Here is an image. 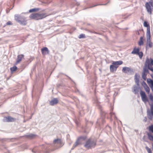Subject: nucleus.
Listing matches in <instances>:
<instances>
[{
	"label": "nucleus",
	"instance_id": "a211bd4d",
	"mask_svg": "<svg viewBox=\"0 0 153 153\" xmlns=\"http://www.w3.org/2000/svg\"><path fill=\"white\" fill-rule=\"evenodd\" d=\"M147 82L151 88H153V81L150 79H148Z\"/></svg>",
	"mask_w": 153,
	"mask_h": 153
},
{
	"label": "nucleus",
	"instance_id": "0eeeda50",
	"mask_svg": "<svg viewBox=\"0 0 153 153\" xmlns=\"http://www.w3.org/2000/svg\"><path fill=\"white\" fill-rule=\"evenodd\" d=\"M149 73V71L147 68H146V67H144L143 68V71L142 73V78L144 80H146L147 75Z\"/></svg>",
	"mask_w": 153,
	"mask_h": 153
},
{
	"label": "nucleus",
	"instance_id": "f8f14e48",
	"mask_svg": "<svg viewBox=\"0 0 153 153\" xmlns=\"http://www.w3.org/2000/svg\"><path fill=\"white\" fill-rule=\"evenodd\" d=\"M132 71L129 67H123L122 69L123 72L125 73H130Z\"/></svg>",
	"mask_w": 153,
	"mask_h": 153
},
{
	"label": "nucleus",
	"instance_id": "f257e3e1",
	"mask_svg": "<svg viewBox=\"0 0 153 153\" xmlns=\"http://www.w3.org/2000/svg\"><path fill=\"white\" fill-rule=\"evenodd\" d=\"M47 16L48 15L44 13H36L31 14L29 17L32 19L38 20L42 19Z\"/></svg>",
	"mask_w": 153,
	"mask_h": 153
},
{
	"label": "nucleus",
	"instance_id": "b1692460",
	"mask_svg": "<svg viewBox=\"0 0 153 153\" xmlns=\"http://www.w3.org/2000/svg\"><path fill=\"white\" fill-rule=\"evenodd\" d=\"M26 136L29 138L32 139L35 137L36 135L32 134H30L26 135Z\"/></svg>",
	"mask_w": 153,
	"mask_h": 153
},
{
	"label": "nucleus",
	"instance_id": "39448f33",
	"mask_svg": "<svg viewBox=\"0 0 153 153\" xmlns=\"http://www.w3.org/2000/svg\"><path fill=\"white\" fill-rule=\"evenodd\" d=\"M54 146H56V149H58L62 147L63 144L60 139H55L53 142Z\"/></svg>",
	"mask_w": 153,
	"mask_h": 153
},
{
	"label": "nucleus",
	"instance_id": "4be33fe9",
	"mask_svg": "<svg viewBox=\"0 0 153 153\" xmlns=\"http://www.w3.org/2000/svg\"><path fill=\"white\" fill-rule=\"evenodd\" d=\"M143 83H144V85H143L144 88L146 91L149 93L150 91L149 88L145 82H143Z\"/></svg>",
	"mask_w": 153,
	"mask_h": 153
},
{
	"label": "nucleus",
	"instance_id": "4c0bfd02",
	"mask_svg": "<svg viewBox=\"0 0 153 153\" xmlns=\"http://www.w3.org/2000/svg\"><path fill=\"white\" fill-rule=\"evenodd\" d=\"M151 64V65H153V59L152 58H150Z\"/></svg>",
	"mask_w": 153,
	"mask_h": 153
},
{
	"label": "nucleus",
	"instance_id": "a878e982",
	"mask_svg": "<svg viewBox=\"0 0 153 153\" xmlns=\"http://www.w3.org/2000/svg\"><path fill=\"white\" fill-rule=\"evenodd\" d=\"M138 43L140 46L142 45L143 44V37H140V41Z\"/></svg>",
	"mask_w": 153,
	"mask_h": 153
},
{
	"label": "nucleus",
	"instance_id": "2eb2a0df",
	"mask_svg": "<svg viewBox=\"0 0 153 153\" xmlns=\"http://www.w3.org/2000/svg\"><path fill=\"white\" fill-rule=\"evenodd\" d=\"M58 102V100L56 98H54L50 102V104L51 105H56Z\"/></svg>",
	"mask_w": 153,
	"mask_h": 153
},
{
	"label": "nucleus",
	"instance_id": "aec40b11",
	"mask_svg": "<svg viewBox=\"0 0 153 153\" xmlns=\"http://www.w3.org/2000/svg\"><path fill=\"white\" fill-rule=\"evenodd\" d=\"M139 88L136 86H134L133 87V92L135 94H137L139 91Z\"/></svg>",
	"mask_w": 153,
	"mask_h": 153
},
{
	"label": "nucleus",
	"instance_id": "6ab92c4d",
	"mask_svg": "<svg viewBox=\"0 0 153 153\" xmlns=\"http://www.w3.org/2000/svg\"><path fill=\"white\" fill-rule=\"evenodd\" d=\"M123 63V62L121 61H118L113 62L112 64L114 65L115 66H118L117 65H121Z\"/></svg>",
	"mask_w": 153,
	"mask_h": 153
},
{
	"label": "nucleus",
	"instance_id": "6e6552de",
	"mask_svg": "<svg viewBox=\"0 0 153 153\" xmlns=\"http://www.w3.org/2000/svg\"><path fill=\"white\" fill-rule=\"evenodd\" d=\"M81 140L82 138H78L74 144L73 146L71 149V150H73L75 147L77 146L78 145L80 144L81 143Z\"/></svg>",
	"mask_w": 153,
	"mask_h": 153
},
{
	"label": "nucleus",
	"instance_id": "c85d7f7f",
	"mask_svg": "<svg viewBox=\"0 0 153 153\" xmlns=\"http://www.w3.org/2000/svg\"><path fill=\"white\" fill-rule=\"evenodd\" d=\"M146 149L148 153H152L151 149L149 148L148 146L146 147Z\"/></svg>",
	"mask_w": 153,
	"mask_h": 153
},
{
	"label": "nucleus",
	"instance_id": "20e7f679",
	"mask_svg": "<svg viewBox=\"0 0 153 153\" xmlns=\"http://www.w3.org/2000/svg\"><path fill=\"white\" fill-rule=\"evenodd\" d=\"M96 145V143L95 142L89 139L86 142L84 146L87 149H89L92 147H94Z\"/></svg>",
	"mask_w": 153,
	"mask_h": 153
},
{
	"label": "nucleus",
	"instance_id": "58836bf2",
	"mask_svg": "<svg viewBox=\"0 0 153 153\" xmlns=\"http://www.w3.org/2000/svg\"><path fill=\"white\" fill-rule=\"evenodd\" d=\"M110 115L111 117H112L113 115H114V113H113L112 112H111L110 113Z\"/></svg>",
	"mask_w": 153,
	"mask_h": 153
},
{
	"label": "nucleus",
	"instance_id": "5701e85b",
	"mask_svg": "<svg viewBox=\"0 0 153 153\" xmlns=\"http://www.w3.org/2000/svg\"><path fill=\"white\" fill-rule=\"evenodd\" d=\"M139 52V48L136 49L134 48L133 50L132 51L131 53L137 54Z\"/></svg>",
	"mask_w": 153,
	"mask_h": 153
},
{
	"label": "nucleus",
	"instance_id": "c756f323",
	"mask_svg": "<svg viewBox=\"0 0 153 153\" xmlns=\"http://www.w3.org/2000/svg\"><path fill=\"white\" fill-rule=\"evenodd\" d=\"M149 130L153 133V125H152L149 127Z\"/></svg>",
	"mask_w": 153,
	"mask_h": 153
},
{
	"label": "nucleus",
	"instance_id": "1a4fd4ad",
	"mask_svg": "<svg viewBox=\"0 0 153 153\" xmlns=\"http://www.w3.org/2000/svg\"><path fill=\"white\" fill-rule=\"evenodd\" d=\"M147 37V44L150 48L152 46V43L151 42V34L146 35Z\"/></svg>",
	"mask_w": 153,
	"mask_h": 153
},
{
	"label": "nucleus",
	"instance_id": "f3484780",
	"mask_svg": "<svg viewBox=\"0 0 153 153\" xmlns=\"http://www.w3.org/2000/svg\"><path fill=\"white\" fill-rule=\"evenodd\" d=\"M118 67V66H115L113 65H110V71L112 72H114L116 71Z\"/></svg>",
	"mask_w": 153,
	"mask_h": 153
},
{
	"label": "nucleus",
	"instance_id": "4468645a",
	"mask_svg": "<svg viewBox=\"0 0 153 153\" xmlns=\"http://www.w3.org/2000/svg\"><path fill=\"white\" fill-rule=\"evenodd\" d=\"M4 121L7 122H11L15 120V119L11 117H5L4 118Z\"/></svg>",
	"mask_w": 153,
	"mask_h": 153
},
{
	"label": "nucleus",
	"instance_id": "473e14b6",
	"mask_svg": "<svg viewBox=\"0 0 153 153\" xmlns=\"http://www.w3.org/2000/svg\"><path fill=\"white\" fill-rule=\"evenodd\" d=\"M150 107H151L150 110H151V114H152V115L153 116V104H152L151 105Z\"/></svg>",
	"mask_w": 153,
	"mask_h": 153
},
{
	"label": "nucleus",
	"instance_id": "f704fd0d",
	"mask_svg": "<svg viewBox=\"0 0 153 153\" xmlns=\"http://www.w3.org/2000/svg\"><path fill=\"white\" fill-rule=\"evenodd\" d=\"M149 97L150 100L152 102H153V96L152 95H150Z\"/></svg>",
	"mask_w": 153,
	"mask_h": 153
},
{
	"label": "nucleus",
	"instance_id": "f03ea898",
	"mask_svg": "<svg viewBox=\"0 0 153 153\" xmlns=\"http://www.w3.org/2000/svg\"><path fill=\"white\" fill-rule=\"evenodd\" d=\"M15 20L21 25H25L27 24L26 19L19 15H16L15 16Z\"/></svg>",
	"mask_w": 153,
	"mask_h": 153
},
{
	"label": "nucleus",
	"instance_id": "bb28decb",
	"mask_svg": "<svg viewBox=\"0 0 153 153\" xmlns=\"http://www.w3.org/2000/svg\"><path fill=\"white\" fill-rule=\"evenodd\" d=\"M17 69V67L14 66L13 67H11L10 68V71L12 73H13L14 71H15Z\"/></svg>",
	"mask_w": 153,
	"mask_h": 153
},
{
	"label": "nucleus",
	"instance_id": "7c9ffc66",
	"mask_svg": "<svg viewBox=\"0 0 153 153\" xmlns=\"http://www.w3.org/2000/svg\"><path fill=\"white\" fill-rule=\"evenodd\" d=\"M79 39L84 38H85V35L84 34H80L79 36Z\"/></svg>",
	"mask_w": 153,
	"mask_h": 153
},
{
	"label": "nucleus",
	"instance_id": "2f4dec72",
	"mask_svg": "<svg viewBox=\"0 0 153 153\" xmlns=\"http://www.w3.org/2000/svg\"><path fill=\"white\" fill-rule=\"evenodd\" d=\"M139 56V57L141 59L142 58L143 56V53L142 52H139V53L137 54Z\"/></svg>",
	"mask_w": 153,
	"mask_h": 153
},
{
	"label": "nucleus",
	"instance_id": "9b49d317",
	"mask_svg": "<svg viewBox=\"0 0 153 153\" xmlns=\"http://www.w3.org/2000/svg\"><path fill=\"white\" fill-rule=\"evenodd\" d=\"M144 26L145 27H147L146 35L150 34V26L145 21L144 22Z\"/></svg>",
	"mask_w": 153,
	"mask_h": 153
},
{
	"label": "nucleus",
	"instance_id": "e433bc0d",
	"mask_svg": "<svg viewBox=\"0 0 153 153\" xmlns=\"http://www.w3.org/2000/svg\"><path fill=\"white\" fill-rule=\"evenodd\" d=\"M106 4H97L95 5L94 6L91 7H95V6H97L99 5H105Z\"/></svg>",
	"mask_w": 153,
	"mask_h": 153
},
{
	"label": "nucleus",
	"instance_id": "79ce46f5",
	"mask_svg": "<svg viewBox=\"0 0 153 153\" xmlns=\"http://www.w3.org/2000/svg\"><path fill=\"white\" fill-rule=\"evenodd\" d=\"M152 91H153V89L152 88Z\"/></svg>",
	"mask_w": 153,
	"mask_h": 153
},
{
	"label": "nucleus",
	"instance_id": "ddd939ff",
	"mask_svg": "<svg viewBox=\"0 0 153 153\" xmlns=\"http://www.w3.org/2000/svg\"><path fill=\"white\" fill-rule=\"evenodd\" d=\"M24 55L23 54L19 55L17 56L16 60V65L19 63L22 60V59L24 58Z\"/></svg>",
	"mask_w": 153,
	"mask_h": 153
},
{
	"label": "nucleus",
	"instance_id": "72a5a7b5",
	"mask_svg": "<svg viewBox=\"0 0 153 153\" xmlns=\"http://www.w3.org/2000/svg\"><path fill=\"white\" fill-rule=\"evenodd\" d=\"M12 23L10 21H9L6 23L7 25H12Z\"/></svg>",
	"mask_w": 153,
	"mask_h": 153
},
{
	"label": "nucleus",
	"instance_id": "412c9836",
	"mask_svg": "<svg viewBox=\"0 0 153 153\" xmlns=\"http://www.w3.org/2000/svg\"><path fill=\"white\" fill-rule=\"evenodd\" d=\"M139 76L137 74H136L135 75V81L137 85H139Z\"/></svg>",
	"mask_w": 153,
	"mask_h": 153
},
{
	"label": "nucleus",
	"instance_id": "dca6fc26",
	"mask_svg": "<svg viewBox=\"0 0 153 153\" xmlns=\"http://www.w3.org/2000/svg\"><path fill=\"white\" fill-rule=\"evenodd\" d=\"M151 65V64L150 59H149L148 58L146 59L144 67H146V68H147V67H149Z\"/></svg>",
	"mask_w": 153,
	"mask_h": 153
},
{
	"label": "nucleus",
	"instance_id": "a19ab883",
	"mask_svg": "<svg viewBox=\"0 0 153 153\" xmlns=\"http://www.w3.org/2000/svg\"><path fill=\"white\" fill-rule=\"evenodd\" d=\"M79 3H78L77 4V5H79Z\"/></svg>",
	"mask_w": 153,
	"mask_h": 153
},
{
	"label": "nucleus",
	"instance_id": "9d476101",
	"mask_svg": "<svg viewBox=\"0 0 153 153\" xmlns=\"http://www.w3.org/2000/svg\"><path fill=\"white\" fill-rule=\"evenodd\" d=\"M41 52L43 55H45L48 54L50 51L47 48L44 47L41 49Z\"/></svg>",
	"mask_w": 153,
	"mask_h": 153
},
{
	"label": "nucleus",
	"instance_id": "cd10ccee",
	"mask_svg": "<svg viewBox=\"0 0 153 153\" xmlns=\"http://www.w3.org/2000/svg\"><path fill=\"white\" fill-rule=\"evenodd\" d=\"M39 10V9L38 8H33L32 9H30L29 10V12L30 13H31L34 12H36V11H38Z\"/></svg>",
	"mask_w": 153,
	"mask_h": 153
},
{
	"label": "nucleus",
	"instance_id": "423d86ee",
	"mask_svg": "<svg viewBox=\"0 0 153 153\" xmlns=\"http://www.w3.org/2000/svg\"><path fill=\"white\" fill-rule=\"evenodd\" d=\"M140 95L142 100L145 103H146L148 101V100L147 98V96L144 91L141 90L140 91Z\"/></svg>",
	"mask_w": 153,
	"mask_h": 153
},
{
	"label": "nucleus",
	"instance_id": "ea45409f",
	"mask_svg": "<svg viewBox=\"0 0 153 153\" xmlns=\"http://www.w3.org/2000/svg\"><path fill=\"white\" fill-rule=\"evenodd\" d=\"M144 121H145V122H146V120H144Z\"/></svg>",
	"mask_w": 153,
	"mask_h": 153
},
{
	"label": "nucleus",
	"instance_id": "7ed1b4c3",
	"mask_svg": "<svg viewBox=\"0 0 153 153\" xmlns=\"http://www.w3.org/2000/svg\"><path fill=\"white\" fill-rule=\"evenodd\" d=\"M145 7L148 13L150 14L152 13L153 10V1L150 0L148 2H147L145 4Z\"/></svg>",
	"mask_w": 153,
	"mask_h": 153
},
{
	"label": "nucleus",
	"instance_id": "c9c22d12",
	"mask_svg": "<svg viewBox=\"0 0 153 153\" xmlns=\"http://www.w3.org/2000/svg\"><path fill=\"white\" fill-rule=\"evenodd\" d=\"M143 140L144 141L146 142H147V141L146 140V136L145 135H144L143 137Z\"/></svg>",
	"mask_w": 153,
	"mask_h": 153
},
{
	"label": "nucleus",
	"instance_id": "393cba45",
	"mask_svg": "<svg viewBox=\"0 0 153 153\" xmlns=\"http://www.w3.org/2000/svg\"><path fill=\"white\" fill-rule=\"evenodd\" d=\"M148 138L150 140L153 141V136L151 134L148 133L147 134Z\"/></svg>",
	"mask_w": 153,
	"mask_h": 153
}]
</instances>
